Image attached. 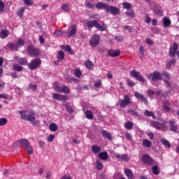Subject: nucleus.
<instances>
[{"label": "nucleus", "mask_w": 179, "mask_h": 179, "mask_svg": "<svg viewBox=\"0 0 179 179\" xmlns=\"http://www.w3.org/2000/svg\"><path fill=\"white\" fill-rule=\"evenodd\" d=\"M21 120H24V121H29L34 125V127H38L40 125V120H36V117H34V112L29 113V110H20L19 112Z\"/></svg>", "instance_id": "1"}, {"label": "nucleus", "mask_w": 179, "mask_h": 179, "mask_svg": "<svg viewBox=\"0 0 179 179\" xmlns=\"http://www.w3.org/2000/svg\"><path fill=\"white\" fill-rule=\"evenodd\" d=\"M95 6L96 9H104L107 13H111L113 16L120 13V8L118 7L109 6L106 3L99 2Z\"/></svg>", "instance_id": "2"}, {"label": "nucleus", "mask_w": 179, "mask_h": 179, "mask_svg": "<svg viewBox=\"0 0 179 179\" xmlns=\"http://www.w3.org/2000/svg\"><path fill=\"white\" fill-rule=\"evenodd\" d=\"M150 125L158 131H168L169 129V127L166 126V122L162 123L157 121L152 120L150 122Z\"/></svg>", "instance_id": "3"}, {"label": "nucleus", "mask_w": 179, "mask_h": 179, "mask_svg": "<svg viewBox=\"0 0 179 179\" xmlns=\"http://www.w3.org/2000/svg\"><path fill=\"white\" fill-rule=\"evenodd\" d=\"M40 66H41V59H40V58L32 59L28 64V68L31 71H35V69L40 68Z\"/></svg>", "instance_id": "4"}, {"label": "nucleus", "mask_w": 179, "mask_h": 179, "mask_svg": "<svg viewBox=\"0 0 179 179\" xmlns=\"http://www.w3.org/2000/svg\"><path fill=\"white\" fill-rule=\"evenodd\" d=\"M148 78L152 82H156L157 80H162L163 79V76L160 71H155L152 73L148 74Z\"/></svg>", "instance_id": "5"}, {"label": "nucleus", "mask_w": 179, "mask_h": 179, "mask_svg": "<svg viewBox=\"0 0 179 179\" xmlns=\"http://www.w3.org/2000/svg\"><path fill=\"white\" fill-rule=\"evenodd\" d=\"M143 163L148 166H153L155 164V159L149 155H143L141 157Z\"/></svg>", "instance_id": "6"}, {"label": "nucleus", "mask_w": 179, "mask_h": 179, "mask_svg": "<svg viewBox=\"0 0 179 179\" xmlns=\"http://www.w3.org/2000/svg\"><path fill=\"white\" fill-rule=\"evenodd\" d=\"M99 44H100V36L99 34H94L90 40V45L96 48Z\"/></svg>", "instance_id": "7"}, {"label": "nucleus", "mask_w": 179, "mask_h": 179, "mask_svg": "<svg viewBox=\"0 0 179 179\" xmlns=\"http://www.w3.org/2000/svg\"><path fill=\"white\" fill-rule=\"evenodd\" d=\"M130 76H131V78H134L136 79V80H138V82L145 83V78L141 75V73H139V72L136 71V70H132L130 71Z\"/></svg>", "instance_id": "8"}, {"label": "nucleus", "mask_w": 179, "mask_h": 179, "mask_svg": "<svg viewBox=\"0 0 179 179\" xmlns=\"http://www.w3.org/2000/svg\"><path fill=\"white\" fill-rule=\"evenodd\" d=\"M28 52L29 55L32 57H38V55H40V51L38 50V49L35 48L33 45H29L28 46Z\"/></svg>", "instance_id": "9"}, {"label": "nucleus", "mask_w": 179, "mask_h": 179, "mask_svg": "<svg viewBox=\"0 0 179 179\" xmlns=\"http://www.w3.org/2000/svg\"><path fill=\"white\" fill-rule=\"evenodd\" d=\"M119 103L120 107H127L131 103V98L128 95H124V99H119Z\"/></svg>", "instance_id": "10"}, {"label": "nucleus", "mask_w": 179, "mask_h": 179, "mask_svg": "<svg viewBox=\"0 0 179 179\" xmlns=\"http://www.w3.org/2000/svg\"><path fill=\"white\" fill-rule=\"evenodd\" d=\"M108 55L112 58H117V57H120V55H121V51H120L118 49H109L108 50Z\"/></svg>", "instance_id": "11"}, {"label": "nucleus", "mask_w": 179, "mask_h": 179, "mask_svg": "<svg viewBox=\"0 0 179 179\" xmlns=\"http://www.w3.org/2000/svg\"><path fill=\"white\" fill-rule=\"evenodd\" d=\"M178 50V43H173V47L169 49V56L171 57H176V54Z\"/></svg>", "instance_id": "12"}, {"label": "nucleus", "mask_w": 179, "mask_h": 179, "mask_svg": "<svg viewBox=\"0 0 179 179\" xmlns=\"http://www.w3.org/2000/svg\"><path fill=\"white\" fill-rule=\"evenodd\" d=\"M14 59L18 62L20 65L22 66H29V61H27V58L25 57H19L17 56L14 57Z\"/></svg>", "instance_id": "13"}, {"label": "nucleus", "mask_w": 179, "mask_h": 179, "mask_svg": "<svg viewBox=\"0 0 179 179\" xmlns=\"http://www.w3.org/2000/svg\"><path fill=\"white\" fill-rule=\"evenodd\" d=\"M134 96L136 99H138V100L145 103V106H148L149 104V101H148V99H146L145 98V96H143V94H141L140 92H135Z\"/></svg>", "instance_id": "14"}, {"label": "nucleus", "mask_w": 179, "mask_h": 179, "mask_svg": "<svg viewBox=\"0 0 179 179\" xmlns=\"http://www.w3.org/2000/svg\"><path fill=\"white\" fill-rule=\"evenodd\" d=\"M78 32V29L76 28V24H72L70 27V31L67 33V36L68 37H72L76 34Z\"/></svg>", "instance_id": "15"}, {"label": "nucleus", "mask_w": 179, "mask_h": 179, "mask_svg": "<svg viewBox=\"0 0 179 179\" xmlns=\"http://www.w3.org/2000/svg\"><path fill=\"white\" fill-rule=\"evenodd\" d=\"M52 97L55 100H59L60 101H64L66 100V99H68V96H66V95H62V94H57V93H54L52 94Z\"/></svg>", "instance_id": "16"}, {"label": "nucleus", "mask_w": 179, "mask_h": 179, "mask_svg": "<svg viewBox=\"0 0 179 179\" xmlns=\"http://www.w3.org/2000/svg\"><path fill=\"white\" fill-rule=\"evenodd\" d=\"M101 134L104 139H107L108 141H113V136H111V134H110V132H108L107 130H102Z\"/></svg>", "instance_id": "17"}, {"label": "nucleus", "mask_w": 179, "mask_h": 179, "mask_svg": "<svg viewBox=\"0 0 179 179\" xmlns=\"http://www.w3.org/2000/svg\"><path fill=\"white\" fill-rule=\"evenodd\" d=\"M124 173L128 179H134V172L130 169L126 168L124 169Z\"/></svg>", "instance_id": "18"}, {"label": "nucleus", "mask_w": 179, "mask_h": 179, "mask_svg": "<svg viewBox=\"0 0 179 179\" xmlns=\"http://www.w3.org/2000/svg\"><path fill=\"white\" fill-rule=\"evenodd\" d=\"M85 66L87 69H89V71H93L94 69V64H93V62L89 59L85 62Z\"/></svg>", "instance_id": "19"}, {"label": "nucleus", "mask_w": 179, "mask_h": 179, "mask_svg": "<svg viewBox=\"0 0 179 179\" xmlns=\"http://www.w3.org/2000/svg\"><path fill=\"white\" fill-rule=\"evenodd\" d=\"M169 124L170 125V131L172 132H177V129H178V127L176 124V122L173 120H169Z\"/></svg>", "instance_id": "20"}, {"label": "nucleus", "mask_w": 179, "mask_h": 179, "mask_svg": "<svg viewBox=\"0 0 179 179\" xmlns=\"http://www.w3.org/2000/svg\"><path fill=\"white\" fill-rule=\"evenodd\" d=\"M162 110H164V111H166V113H169L170 111V101H169V100L164 101V105L162 106Z\"/></svg>", "instance_id": "21"}, {"label": "nucleus", "mask_w": 179, "mask_h": 179, "mask_svg": "<svg viewBox=\"0 0 179 179\" xmlns=\"http://www.w3.org/2000/svg\"><path fill=\"white\" fill-rule=\"evenodd\" d=\"M99 159L101 160H107L108 159V153L107 151L101 152L98 155Z\"/></svg>", "instance_id": "22"}, {"label": "nucleus", "mask_w": 179, "mask_h": 179, "mask_svg": "<svg viewBox=\"0 0 179 179\" xmlns=\"http://www.w3.org/2000/svg\"><path fill=\"white\" fill-rule=\"evenodd\" d=\"M97 23H99V22L96 20L88 21L87 22V27H88V29H93V27H96Z\"/></svg>", "instance_id": "23"}, {"label": "nucleus", "mask_w": 179, "mask_h": 179, "mask_svg": "<svg viewBox=\"0 0 179 179\" xmlns=\"http://www.w3.org/2000/svg\"><path fill=\"white\" fill-rule=\"evenodd\" d=\"M96 29L99 31H107V25H106V24H100V23L98 22Z\"/></svg>", "instance_id": "24"}, {"label": "nucleus", "mask_w": 179, "mask_h": 179, "mask_svg": "<svg viewBox=\"0 0 179 179\" xmlns=\"http://www.w3.org/2000/svg\"><path fill=\"white\" fill-rule=\"evenodd\" d=\"M10 34V32L8 29H3L0 32V38H6Z\"/></svg>", "instance_id": "25"}, {"label": "nucleus", "mask_w": 179, "mask_h": 179, "mask_svg": "<svg viewBox=\"0 0 179 179\" xmlns=\"http://www.w3.org/2000/svg\"><path fill=\"white\" fill-rule=\"evenodd\" d=\"M164 27H169L171 25V20L169 17H164L162 20Z\"/></svg>", "instance_id": "26"}, {"label": "nucleus", "mask_w": 179, "mask_h": 179, "mask_svg": "<svg viewBox=\"0 0 179 179\" xmlns=\"http://www.w3.org/2000/svg\"><path fill=\"white\" fill-rule=\"evenodd\" d=\"M57 61L61 62V61H64L65 59V53H64V51L59 50L57 55Z\"/></svg>", "instance_id": "27"}, {"label": "nucleus", "mask_w": 179, "mask_h": 179, "mask_svg": "<svg viewBox=\"0 0 179 179\" xmlns=\"http://www.w3.org/2000/svg\"><path fill=\"white\" fill-rule=\"evenodd\" d=\"M91 149L94 155H97V153H100L101 152V147L99 145H92Z\"/></svg>", "instance_id": "28"}, {"label": "nucleus", "mask_w": 179, "mask_h": 179, "mask_svg": "<svg viewBox=\"0 0 179 179\" xmlns=\"http://www.w3.org/2000/svg\"><path fill=\"white\" fill-rule=\"evenodd\" d=\"M143 115L145 117H152L153 120H156V115L152 111H149L148 110H145Z\"/></svg>", "instance_id": "29"}, {"label": "nucleus", "mask_w": 179, "mask_h": 179, "mask_svg": "<svg viewBox=\"0 0 179 179\" xmlns=\"http://www.w3.org/2000/svg\"><path fill=\"white\" fill-rule=\"evenodd\" d=\"M18 142L19 143H20V145H22V146H24L25 148L30 145V141H29L27 139H25V138L19 140Z\"/></svg>", "instance_id": "30"}, {"label": "nucleus", "mask_w": 179, "mask_h": 179, "mask_svg": "<svg viewBox=\"0 0 179 179\" xmlns=\"http://www.w3.org/2000/svg\"><path fill=\"white\" fill-rule=\"evenodd\" d=\"M85 117L87 120H93L94 118V115H93V112L90 110H87L85 112Z\"/></svg>", "instance_id": "31"}, {"label": "nucleus", "mask_w": 179, "mask_h": 179, "mask_svg": "<svg viewBox=\"0 0 179 179\" xmlns=\"http://www.w3.org/2000/svg\"><path fill=\"white\" fill-rule=\"evenodd\" d=\"M96 170H99V171L103 170V163H101V162H100V160L99 159L96 160Z\"/></svg>", "instance_id": "32"}, {"label": "nucleus", "mask_w": 179, "mask_h": 179, "mask_svg": "<svg viewBox=\"0 0 179 179\" xmlns=\"http://www.w3.org/2000/svg\"><path fill=\"white\" fill-rule=\"evenodd\" d=\"M8 48H10V50H13V51H17V50H19V46H17V43L15 44L13 43H9Z\"/></svg>", "instance_id": "33"}, {"label": "nucleus", "mask_w": 179, "mask_h": 179, "mask_svg": "<svg viewBox=\"0 0 179 179\" xmlns=\"http://www.w3.org/2000/svg\"><path fill=\"white\" fill-rule=\"evenodd\" d=\"M74 75L76 78H78L80 79V78H82V71L80 70V69H76L74 70Z\"/></svg>", "instance_id": "34"}, {"label": "nucleus", "mask_w": 179, "mask_h": 179, "mask_svg": "<svg viewBox=\"0 0 179 179\" xmlns=\"http://www.w3.org/2000/svg\"><path fill=\"white\" fill-rule=\"evenodd\" d=\"M161 143H162V145H164V146H166V148H171L170 141L166 140V138L161 139Z\"/></svg>", "instance_id": "35"}, {"label": "nucleus", "mask_w": 179, "mask_h": 179, "mask_svg": "<svg viewBox=\"0 0 179 179\" xmlns=\"http://www.w3.org/2000/svg\"><path fill=\"white\" fill-rule=\"evenodd\" d=\"M13 69L14 71H17V72H22V71H23V66L20 64H13Z\"/></svg>", "instance_id": "36"}, {"label": "nucleus", "mask_w": 179, "mask_h": 179, "mask_svg": "<svg viewBox=\"0 0 179 179\" xmlns=\"http://www.w3.org/2000/svg\"><path fill=\"white\" fill-rule=\"evenodd\" d=\"M176 59H172L169 62H168L166 64V69H170L171 66H173V65L176 64Z\"/></svg>", "instance_id": "37"}, {"label": "nucleus", "mask_w": 179, "mask_h": 179, "mask_svg": "<svg viewBox=\"0 0 179 179\" xmlns=\"http://www.w3.org/2000/svg\"><path fill=\"white\" fill-rule=\"evenodd\" d=\"M61 9L62 10H64V12H65L66 13H68V12H69L70 10L69 5H68V3H64L61 6Z\"/></svg>", "instance_id": "38"}, {"label": "nucleus", "mask_w": 179, "mask_h": 179, "mask_svg": "<svg viewBox=\"0 0 179 179\" xmlns=\"http://www.w3.org/2000/svg\"><path fill=\"white\" fill-rule=\"evenodd\" d=\"M143 145L145 148H150L152 146V141H149L148 139H144L143 141Z\"/></svg>", "instance_id": "39"}, {"label": "nucleus", "mask_w": 179, "mask_h": 179, "mask_svg": "<svg viewBox=\"0 0 179 179\" xmlns=\"http://www.w3.org/2000/svg\"><path fill=\"white\" fill-rule=\"evenodd\" d=\"M64 47V50H65V51H67V52L70 53L71 55H73L75 54V52H73V50H72V48H71V46L67 45Z\"/></svg>", "instance_id": "40"}, {"label": "nucleus", "mask_w": 179, "mask_h": 179, "mask_svg": "<svg viewBox=\"0 0 179 179\" xmlns=\"http://www.w3.org/2000/svg\"><path fill=\"white\" fill-rule=\"evenodd\" d=\"M64 34L65 31L62 30H55L54 32L55 36H56L57 37H61V36H64Z\"/></svg>", "instance_id": "41"}, {"label": "nucleus", "mask_w": 179, "mask_h": 179, "mask_svg": "<svg viewBox=\"0 0 179 179\" xmlns=\"http://www.w3.org/2000/svg\"><path fill=\"white\" fill-rule=\"evenodd\" d=\"M49 128L52 132H55L58 129V126L55 123H51Z\"/></svg>", "instance_id": "42"}, {"label": "nucleus", "mask_w": 179, "mask_h": 179, "mask_svg": "<svg viewBox=\"0 0 179 179\" xmlns=\"http://www.w3.org/2000/svg\"><path fill=\"white\" fill-rule=\"evenodd\" d=\"M16 44H17V47H18V48L20 47H23V45H24V40H23L22 38H18Z\"/></svg>", "instance_id": "43"}, {"label": "nucleus", "mask_w": 179, "mask_h": 179, "mask_svg": "<svg viewBox=\"0 0 179 179\" xmlns=\"http://www.w3.org/2000/svg\"><path fill=\"white\" fill-rule=\"evenodd\" d=\"M62 93H64L65 94H69V93H71V90L66 85H63Z\"/></svg>", "instance_id": "44"}, {"label": "nucleus", "mask_w": 179, "mask_h": 179, "mask_svg": "<svg viewBox=\"0 0 179 179\" xmlns=\"http://www.w3.org/2000/svg\"><path fill=\"white\" fill-rule=\"evenodd\" d=\"M24 10H26V8H24V7H21L17 13V16L22 17L23 16V13H24Z\"/></svg>", "instance_id": "45"}, {"label": "nucleus", "mask_w": 179, "mask_h": 179, "mask_svg": "<svg viewBox=\"0 0 179 179\" xmlns=\"http://www.w3.org/2000/svg\"><path fill=\"white\" fill-rule=\"evenodd\" d=\"M162 75L165 78L166 80H170L171 79L170 74L167 71H162Z\"/></svg>", "instance_id": "46"}, {"label": "nucleus", "mask_w": 179, "mask_h": 179, "mask_svg": "<svg viewBox=\"0 0 179 179\" xmlns=\"http://www.w3.org/2000/svg\"><path fill=\"white\" fill-rule=\"evenodd\" d=\"M152 10L154 13H155V15H157V16H159V17L163 16V10L160 9H153Z\"/></svg>", "instance_id": "47"}, {"label": "nucleus", "mask_w": 179, "mask_h": 179, "mask_svg": "<svg viewBox=\"0 0 179 179\" xmlns=\"http://www.w3.org/2000/svg\"><path fill=\"white\" fill-rule=\"evenodd\" d=\"M133 127H134V123L131 122H127L124 124V127L126 129H132Z\"/></svg>", "instance_id": "48"}, {"label": "nucleus", "mask_w": 179, "mask_h": 179, "mask_svg": "<svg viewBox=\"0 0 179 179\" xmlns=\"http://www.w3.org/2000/svg\"><path fill=\"white\" fill-rule=\"evenodd\" d=\"M6 124H8V119L5 117L0 119V127H3V125H6Z\"/></svg>", "instance_id": "49"}, {"label": "nucleus", "mask_w": 179, "mask_h": 179, "mask_svg": "<svg viewBox=\"0 0 179 179\" xmlns=\"http://www.w3.org/2000/svg\"><path fill=\"white\" fill-rule=\"evenodd\" d=\"M126 15L134 18V17H135V11H134V10L127 11V12H126Z\"/></svg>", "instance_id": "50"}, {"label": "nucleus", "mask_w": 179, "mask_h": 179, "mask_svg": "<svg viewBox=\"0 0 179 179\" xmlns=\"http://www.w3.org/2000/svg\"><path fill=\"white\" fill-rule=\"evenodd\" d=\"M152 173L155 174V176H157V174L160 173V171H159V167L155 165L152 167Z\"/></svg>", "instance_id": "51"}, {"label": "nucleus", "mask_w": 179, "mask_h": 179, "mask_svg": "<svg viewBox=\"0 0 179 179\" xmlns=\"http://www.w3.org/2000/svg\"><path fill=\"white\" fill-rule=\"evenodd\" d=\"M25 149H27L28 155H33V148L31 145H28L27 148H25Z\"/></svg>", "instance_id": "52"}, {"label": "nucleus", "mask_w": 179, "mask_h": 179, "mask_svg": "<svg viewBox=\"0 0 179 179\" xmlns=\"http://www.w3.org/2000/svg\"><path fill=\"white\" fill-rule=\"evenodd\" d=\"M115 40L117 43H122V41H124V37H122V36H115Z\"/></svg>", "instance_id": "53"}, {"label": "nucleus", "mask_w": 179, "mask_h": 179, "mask_svg": "<svg viewBox=\"0 0 179 179\" xmlns=\"http://www.w3.org/2000/svg\"><path fill=\"white\" fill-rule=\"evenodd\" d=\"M28 89H31L34 92H36V90H37V85L29 84Z\"/></svg>", "instance_id": "54"}, {"label": "nucleus", "mask_w": 179, "mask_h": 179, "mask_svg": "<svg viewBox=\"0 0 179 179\" xmlns=\"http://www.w3.org/2000/svg\"><path fill=\"white\" fill-rule=\"evenodd\" d=\"M123 8H124V9H131V3H129L128 2L123 3Z\"/></svg>", "instance_id": "55"}, {"label": "nucleus", "mask_w": 179, "mask_h": 179, "mask_svg": "<svg viewBox=\"0 0 179 179\" xmlns=\"http://www.w3.org/2000/svg\"><path fill=\"white\" fill-rule=\"evenodd\" d=\"M66 110L67 113H69L70 114H73V108H72V106H66Z\"/></svg>", "instance_id": "56"}, {"label": "nucleus", "mask_w": 179, "mask_h": 179, "mask_svg": "<svg viewBox=\"0 0 179 179\" xmlns=\"http://www.w3.org/2000/svg\"><path fill=\"white\" fill-rule=\"evenodd\" d=\"M55 138V136L54 134H50L48 137V142H52Z\"/></svg>", "instance_id": "57"}, {"label": "nucleus", "mask_w": 179, "mask_h": 179, "mask_svg": "<svg viewBox=\"0 0 179 179\" xmlns=\"http://www.w3.org/2000/svg\"><path fill=\"white\" fill-rule=\"evenodd\" d=\"M24 3H25V5H27L28 6H31V5H33V1H31V0H24Z\"/></svg>", "instance_id": "58"}, {"label": "nucleus", "mask_w": 179, "mask_h": 179, "mask_svg": "<svg viewBox=\"0 0 179 179\" xmlns=\"http://www.w3.org/2000/svg\"><path fill=\"white\" fill-rule=\"evenodd\" d=\"M120 160L121 162H128V155L127 154L122 155Z\"/></svg>", "instance_id": "59"}, {"label": "nucleus", "mask_w": 179, "mask_h": 179, "mask_svg": "<svg viewBox=\"0 0 179 179\" xmlns=\"http://www.w3.org/2000/svg\"><path fill=\"white\" fill-rule=\"evenodd\" d=\"M128 113H129L130 114H132V115H139V113L136 112L132 109H130L128 110Z\"/></svg>", "instance_id": "60"}, {"label": "nucleus", "mask_w": 179, "mask_h": 179, "mask_svg": "<svg viewBox=\"0 0 179 179\" xmlns=\"http://www.w3.org/2000/svg\"><path fill=\"white\" fill-rule=\"evenodd\" d=\"M38 143L40 148H45V142H44L43 141L39 140L38 141Z\"/></svg>", "instance_id": "61"}, {"label": "nucleus", "mask_w": 179, "mask_h": 179, "mask_svg": "<svg viewBox=\"0 0 179 179\" xmlns=\"http://www.w3.org/2000/svg\"><path fill=\"white\" fill-rule=\"evenodd\" d=\"M55 90L57 92V93H62V87H60L59 85H57L55 87Z\"/></svg>", "instance_id": "62"}, {"label": "nucleus", "mask_w": 179, "mask_h": 179, "mask_svg": "<svg viewBox=\"0 0 179 179\" xmlns=\"http://www.w3.org/2000/svg\"><path fill=\"white\" fill-rule=\"evenodd\" d=\"M147 93H148V96H153V94H155V90L148 89L147 90Z\"/></svg>", "instance_id": "63"}, {"label": "nucleus", "mask_w": 179, "mask_h": 179, "mask_svg": "<svg viewBox=\"0 0 179 179\" xmlns=\"http://www.w3.org/2000/svg\"><path fill=\"white\" fill-rule=\"evenodd\" d=\"M95 87H100L101 86V80H98L94 84Z\"/></svg>", "instance_id": "64"}]
</instances>
